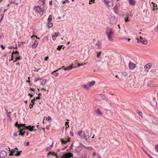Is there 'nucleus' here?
<instances>
[{
    "mask_svg": "<svg viewBox=\"0 0 158 158\" xmlns=\"http://www.w3.org/2000/svg\"><path fill=\"white\" fill-rule=\"evenodd\" d=\"M113 33L114 31L112 28L108 27L107 28L106 31V34L107 35L108 40L111 41H112L113 40V39L111 36Z\"/></svg>",
    "mask_w": 158,
    "mask_h": 158,
    "instance_id": "f257e3e1",
    "label": "nucleus"
},
{
    "mask_svg": "<svg viewBox=\"0 0 158 158\" xmlns=\"http://www.w3.org/2000/svg\"><path fill=\"white\" fill-rule=\"evenodd\" d=\"M9 151L10 152V154L9 156H20V153L22 152V151L19 152L18 148H16L11 150L9 149Z\"/></svg>",
    "mask_w": 158,
    "mask_h": 158,
    "instance_id": "f03ea898",
    "label": "nucleus"
},
{
    "mask_svg": "<svg viewBox=\"0 0 158 158\" xmlns=\"http://www.w3.org/2000/svg\"><path fill=\"white\" fill-rule=\"evenodd\" d=\"M25 124H20L18 127V128L19 130V135L21 136H23L25 132L24 130L25 129Z\"/></svg>",
    "mask_w": 158,
    "mask_h": 158,
    "instance_id": "7ed1b4c3",
    "label": "nucleus"
},
{
    "mask_svg": "<svg viewBox=\"0 0 158 158\" xmlns=\"http://www.w3.org/2000/svg\"><path fill=\"white\" fill-rule=\"evenodd\" d=\"M140 40L138 38H136V40L137 41L138 43H139L140 42L143 44H147L148 43V41L146 39H145V38L143 39L141 36H140Z\"/></svg>",
    "mask_w": 158,
    "mask_h": 158,
    "instance_id": "20e7f679",
    "label": "nucleus"
},
{
    "mask_svg": "<svg viewBox=\"0 0 158 158\" xmlns=\"http://www.w3.org/2000/svg\"><path fill=\"white\" fill-rule=\"evenodd\" d=\"M73 154L70 153L63 152V155L61 158H70L73 156Z\"/></svg>",
    "mask_w": 158,
    "mask_h": 158,
    "instance_id": "39448f33",
    "label": "nucleus"
},
{
    "mask_svg": "<svg viewBox=\"0 0 158 158\" xmlns=\"http://www.w3.org/2000/svg\"><path fill=\"white\" fill-rule=\"evenodd\" d=\"M83 134L86 141L87 142L89 141V136L88 132L87 131H85L83 132Z\"/></svg>",
    "mask_w": 158,
    "mask_h": 158,
    "instance_id": "423d86ee",
    "label": "nucleus"
},
{
    "mask_svg": "<svg viewBox=\"0 0 158 158\" xmlns=\"http://www.w3.org/2000/svg\"><path fill=\"white\" fill-rule=\"evenodd\" d=\"M105 3L109 7H112L114 3L112 0H105Z\"/></svg>",
    "mask_w": 158,
    "mask_h": 158,
    "instance_id": "0eeeda50",
    "label": "nucleus"
},
{
    "mask_svg": "<svg viewBox=\"0 0 158 158\" xmlns=\"http://www.w3.org/2000/svg\"><path fill=\"white\" fill-rule=\"evenodd\" d=\"M110 23L112 24H115L117 21L116 18L114 16H111L109 19Z\"/></svg>",
    "mask_w": 158,
    "mask_h": 158,
    "instance_id": "6e6552de",
    "label": "nucleus"
},
{
    "mask_svg": "<svg viewBox=\"0 0 158 158\" xmlns=\"http://www.w3.org/2000/svg\"><path fill=\"white\" fill-rule=\"evenodd\" d=\"M34 8L36 11L39 12L41 15H43V11L41 10V8L39 6H35Z\"/></svg>",
    "mask_w": 158,
    "mask_h": 158,
    "instance_id": "1a4fd4ad",
    "label": "nucleus"
},
{
    "mask_svg": "<svg viewBox=\"0 0 158 158\" xmlns=\"http://www.w3.org/2000/svg\"><path fill=\"white\" fill-rule=\"evenodd\" d=\"M105 98V96L103 94H100L97 95V99L98 101H101L104 99Z\"/></svg>",
    "mask_w": 158,
    "mask_h": 158,
    "instance_id": "9d476101",
    "label": "nucleus"
},
{
    "mask_svg": "<svg viewBox=\"0 0 158 158\" xmlns=\"http://www.w3.org/2000/svg\"><path fill=\"white\" fill-rule=\"evenodd\" d=\"M151 66L152 65L149 63L146 64L144 66L145 71L148 72Z\"/></svg>",
    "mask_w": 158,
    "mask_h": 158,
    "instance_id": "9b49d317",
    "label": "nucleus"
},
{
    "mask_svg": "<svg viewBox=\"0 0 158 158\" xmlns=\"http://www.w3.org/2000/svg\"><path fill=\"white\" fill-rule=\"evenodd\" d=\"M7 154V152L6 151H2L0 153V157L1 158H4L6 156Z\"/></svg>",
    "mask_w": 158,
    "mask_h": 158,
    "instance_id": "f8f14e48",
    "label": "nucleus"
},
{
    "mask_svg": "<svg viewBox=\"0 0 158 158\" xmlns=\"http://www.w3.org/2000/svg\"><path fill=\"white\" fill-rule=\"evenodd\" d=\"M35 128V126H31L30 125H29L28 126H26L25 127V129H29L30 131H35L36 130L34 129Z\"/></svg>",
    "mask_w": 158,
    "mask_h": 158,
    "instance_id": "ddd939ff",
    "label": "nucleus"
},
{
    "mask_svg": "<svg viewBox=\"0 0 158 158\" xmlns=\"http://www.w3.org/2000/svg\"><path fill=\"white\" fill-rule=\"evenodd\" d=\"M129 69L131 70H133L135 67L136 65L135 64L130 62L129 64Z\"/></svg>",
    "mask_w": 158,
    "mask_h": 158,
    "instance_id": "4468645a",
    "label": "nucleus"
},
{
    "mask_svg": "<svg viewBox=\"0 0 158 158\" xmlns=\"http://www.w3.org/2000/svg\"><path fill=\"white\" fill-rule=\"evenodd\" d=\"M76 67H73L72 65L69 66H67L65 67V68H64V66H63L62 67V68H63V69H64V70H69L71 69H72L73 68H75Z\"/></svg>",
    "mask_w": 158,
    "mask_h": 158,
    "instance_id": "2eb2a0df",
    "label": "nucleus"
},
{
    "mask_svg": "<svg viewBox=\"0 0 158 158\" xmlns=\"http://www.w3.org/2000/svg\"><path fill=\"white\" fill-rule=\"evenodd\" d=\"M128 2L131 6H135L136 3V2L134 0H128Z\"/></svg>",
    "mask_w": 158,
    "mask_h": 158,
    "instance_id": "dca6fc26",
    "label": "nucleus"
},
{
    "mask_svg": "<svg viewBox=\"0 0 158 158\" xmlns=\"http://www.w3.org/2000/svg\"><path fill=\"white\" fill-rule=\"evenodd\" d=\"M67 138H68V139H67L66 138H65V140L61 139L60 141H61V143H64V144H65L67 142H69L70 141V139L68 137H67Z\"/></svg>",
    "mask_w": 158,
    "mask_h": 158,
    "instance_id": "f3484780",
    "label": "nucleus"
},
{
    "mask_svg": "<svg viewBox=\"0 0 158 158\" xmlns=\"http://www.w3.org/2000/svg\"><path fill=\"white\" fill-rule=\"evenodd\" d=\"M38 44V42L37 41L35 40L34 42V44L32 45V47L33 48H36L37 45Z\"/></svg>",
    "mask_w": 158,
    "mask_h": 158,
    "instance_id": "a211bd4d",
    "label": "nucleus"
},
{
    "mask_svg": "<svg viewBox=\"0 0 158 158\" xmlns=\"http://www.w3.org/2000/svg\"><path fill=\"white\" fill-rule=\"evenodd\" d=\"M101 42L100 41H98L96 44V45L97 46L98 48L100 49L101 48Z\"/></svg>",
    "mask_w": 158,
    "mask_h": 158,
    "instance_id": "6ab92c4d",
    "label": "nucleus"
},
{
    "mask_svg": "<svg viewBox=\"0 0 158 158\" xmlns=\"http://www.w3.org/2000/svg\"><path fill=\"white\" fill-rule=\"evenodd\" d=\"M59 32H55L54 33V34L52 35V39L53 40H54L56 39V38L54 39V38L55 37H57L59 35Z\"/></svg>",
    "mask_w": 158,
    "mask_h": 158,
    "instance_id": "aec40b11",
    "label": "nucleus"
},
{
    "mask_svg": "<svg viewBox=\"0 0 158 158\" xmlns=\"http://www.w3.org/2000/svg\"><path fill=\"white\" fill-rule=\"evenodd\" d=\"M58 70V69L56 70V71H54L52 72V73L54 75V76L56 77L58 75L59 73H56V72Z\"/></svg>",
    "mask_w": 158,
    "mask_h": 158,
    "instance_id": "412c9836",
    "label": "nucleus"
},
{
    "mask_svg": "<svg viewBox=\"0 0 158 158\" xmlns=\"http://www.w3.org/2000/svg\"><path fill=\"white\" fill-rule=\"evenodd\" d=\"M95 84V81H91V82H89V86H92L94 85Z\"/></svg>",
    "mask_w": 158,
    "mask_h": 158,
    "instance_id": "4be33fe9",
    "label": "nucleus"
},
{
    "mask_svg": "<svg viewBox=\"0 0 158 158\" xmlns=\"http://www.w3.org/2000/svg\"><path fill=\"white\" fill-rule=\"evenodd\" d=\"M14 1L12 3H14L16 5H18L19 3L21 1V0H14Z\"/></svg>",
    "mask_w": 158,
    "mask_h": 158,
    "instance_id": "5701e85b",
    "label": "nucleus"
},
{
    "mask_svg": "<svg viewBox=\"0 0 158 158\" xmlns=\"http://www.w3.org/2000/svg\"><path fill=\"white\" fill-rule=\"evenodd\" d=\"M52 15H49L47 19V21L48 22H51L52 20Z\"/></svg>",
    "mask_w": 158,
    "mask_h": 158,
    "instance_id": "b1692460",
    "label": "nucleus"
},
{
    "mask_svg": "<svg viewBox=\"0 0 158 158\" xmlns=\"http://www.w3.org/2000/svg\"><path fill=\"white\" fill-rule=\"evenodd\" d=\"M96 113L98 115L102 114L100 110L99 109H98L97 110L95 111Z\"/></svg>",
    "mask_w": 158,
    "mask_h": 158,
    "instance_id": "393cba45",
    "label": "nucleus"
},
{
    "mask_svg": "<svg viewBox=\"0 0 158 158\" xmlns=\"http://www.w3.org/2000/svg\"><path fill=\"white\" fill-rule=\"evenodd\" d=\"M47 26L49 27H51L53 26L52 23L50 22H48L47 24Z\"/></svg>",
    "mask_w": 158,
    "mask_h": 158,
    "instance_id": "a878e982",
    "label": "nucleus"
},
{
    "mask_svg": "<svg viewBox=\"0 0 158 158\" xmlns=\"http://www.w3.org/2000/svg\"><path fill=\"white\" fill-rule=\"evenodd\" d=\"M15 54H17V55L16 56H17L18 55H19V52L17 51H15V52L14 51H13L11 55H13Z\"/></svg>",
    "mask_w": 158,
    "mask_h": 158,
    "instance_id": "bb28decb",
    "label": "nucleus"
},
{
    "mask_svg": "<svg viewBox=\"0 0 158 158\" xmlns=\"http://www.w3.org/2000/svg\"><path fill=\"white\" fill-rule=\"evenodd\" d=\"M96 53L97 54V57L98 58L101 55V52H96Z\"/></svg>",
    "mask_w": 158,
    "mask_h": 158,
    "instance_id": "cd10ccee",
    "label": "nucleus"
},
{
    "mask_svg": "<svg viewBox=\"0 0 158 158\" xmlns=\"http://www.w3.org/2000/svg\"><path fill=\"white\" fill-rule=\"evenodd\" d=\"M129 72H125L123 73V75L124 77H126L128 75V74H129Z\"/></svg>",
    "mask_w": 158,
    "mask_h": 158,
    "instance_id": "c85d7f7f",
    "label": "nucleus"
},
{
    "mask_svg": "<svg viewBox=\"0 0 158 158\" xmlns=\"http://www.w3.org/2000/svg\"><path fill=\"white\" fill-rule=\"evenodd\" d=\"M89 85H85L83 86V88L85 89H89Z\"/></svg>",
    "mask_w": 158,
    "mask_h": 158,
    "instance_id": "c756f323",
    "label": "nucleus"
},
{
    "mask_svg": "<svg viewBox=\"0 0 158 158\" xmlns=\"http://www.w3.org/2000/svg\"><path fill=\"white\" fill-rule=\"evenodd\" d=\"M47 81L45 80H44L43 81L41 82V84L42 85H44L46 83Z\"/></svg>",
    "mask_w": 158,
    "mask_h": 158,
    "instance_id": "7c9ffc66",
    "label": "nucleus"
},
{
    "mask_svg": "<svg viewBox=\"0 0 158 158\" xmlns=\"http://www.w3.org/2000/svg\"><path fill=\"white\" fill-rule=\"evenodd\" d=\"M63 46V45H60V46H58L57 49V50H58L59 51L60 50V49L62 48V47Z\"/></svg>",
    "mask_w": 158,
    "mask_h": 158,
    "instance_id": "2f4dec72",
    "label": "nucleus"
},
{
    "mask_svg": "<svg viewBox=\"0 0 158 158\" xmlns=\"http://www.w3.org/2000/svg\"><path fill=\"white\" fill-rule=\"evenodd\" d=\"M67 2L69 3L70 2H69V0H65V1H63V2L62 3L63 4H65V3H67Z\"/></svg>",
    "mask_w": 158,
    "mask_h": 158,
    "instance_id": "473e14b6",
    "label": "nucleus"
},
{
    "mask_svg": "<svg viewBox=\"0 0 158 158\" xmlns=\"http://www.w3.org/2000/svg\"><path fill=\"white\" fill-rule=\"evenodd\" d=\"M155 150L156 152H158V145L155 146Z\"/></svg>",
    "mask_w": 158,
    "mask_h": 158,
    "instance_id": "72a5a7b5",
    "label": "nucleus"
},
{
    "mask_svg": "<svg viewBox=\"0 0 158 158\" xmlns=\"http://www.w3.org/2000/svg\"><path fill=\"white\" fill-rule=\"evenodd\" d=\"M20 59H21V58H20V57H16V59L15 61H14V62H15L16 61L18 60H20Z\"/></svg>",
    "mask_w": 158,
    "mask_h": 158,
    "instance_id": "f704fd0d",
    "label": "nucleus"
},
{
    "mask_svg": "<svg viewBox=\"0 0 158 158\" xmlns=\"http://www.w3.org/2000/svg\"><path fill=\"white\" fill-rule=\"evenodd\" d=\"M46 119L48 121H49L51 120V117L49 116H48V117L46 118Z\"/></svg>",
    "mask_w": 158,
    "mask_h": 158,
    "instance_id": "c9c22d12",
    "label": "nucleus"
},
{
    "mask_svg": "<svg viewBox=\"0 0 158 158\" xmlns=\"http://www.w3.org/2000/svg\"><path fill=\"white\" fill-rule=\"evenodd\" d=\"M137 113L139 115H140V116H141V117H142V114L141 112L138 111Z\"/></svg>",
    "mask_w": 158,
    "mask_h": 158,
    "instance_id": "e433bc0d",
    "label": "nucleus"
},
{
    "mask_svg": "<svg viewBox=\"0 0 158 158\" xmlns=\"http://www.w3.org/2000/svg\"><path fill=\"white\" fill-rule=\"evenodd\" d=\"M36 100V99L34 98L31 101V103L33 104H34V102Z\"/></svg>",
    "mask_w": 158,
    "mask_h": 158,
    "instance_id": "4c0bfd02",
    "label": "nucleus"
},
{
    "mask_svg": "<svg viewBox=\"0 0 158 158\" xmlns=\"http://www.w3.org/2000/svg\"><path fill=\"white\" fill-rule=\"evenodd\" d=\"M82 132V131H79L78 132V135L80 137H81V134Z\"/></svg>",
    "mask_w": 158,
    "mask_h": 158,
    "instance_id": "58836bf2",
    "label": "nucleus"
},
{
    "mask_svg": "<svg viewBox=\"0 0 158 158\" xmlns=\"http://www.w3.org/2000/svg\"><path fill=\"white\" fill-rule=\"evenodd\" d=\"M0 46L2 50H3L5 49V47L3 45H1Z\"/></svg>",
    "mask_w": 158,
    "mask_h": 158,
    "instance_id": "ea45409f",
    "label": "nucleus"
},
{
    "mask_svg": "<svg viewBox=\"0 0 158 158\" xmlns=\"http://www.w3.org/2000/svg\"><path fill=\"white\" fill-rule=\"evenodd\" d=\"M36 37V38L37 39H40V38H39L38 37H37V36H36V35H33V36H31V38H33V37Z\"/></svg>",
    "mask_w": 158,
    "mask_h": 158,
    "instance_id": "a19ab883",
    "label": "nucleus"
},
{
    "mask_svg": "<svg viewBox=\"0 0 158 158\" xmlns=\"http://www.w3.org/2000/svg\"><path fill=\"white\" fill-rule=\"evenodd\" d=\"M157 5L154 4V5H153V7H154V8L153 9V10H155L156 9H155V8L156 7H157Z\"/></svg>",
    "mask_w": 158,
    "mask_h": 158,
    "instance_id": "79ce46f5",
    "label": "nucleus"
},
{
    "mask_svg": "<svg viewBox=\"0 0 158 158\" xmlns=\"http://www.w3.org/2000/svg\"><path fill=\"white\" fill-rule=\"evenodd\" d=\"M19 125L18 124V122H16V123H15V126L18 128V127L19 126Z\"/></svg>",
    "mask_w": 158,
    "mask_h": 158,
    "instance_id": "37998d69",
    "label": "nucleus"
},
{
    "mask_svg": "<svg viewBox=\"0 0 158 158\" xmlns=\"http://www.w3.org/2000/svg\"><path fill=\"white\" fill-rule=\"evenodd\" d=\"M129 21V18L128 17H127V18L125 19V21L126 22L128 21Z\"/></svg>",
    "mask_w": 158,
    "mask_h": 158,
    "instance_id": "c03bdc74",
    "label": "nucleus"
},
{
    "mask_svg": "<svg viewBox=\"0 0 158 158\" xmlns=\"http://www.w3.org/2000/svg\"><path fill=\"white\" fill-rule=\"evenodd\" d=\"M46 150L47 151H49V150H51V148H50V147H47V148H46Z\"/></svg>",
    "mask_w": 158,
    "mask_h": 158,
    "instance_id": "a18cd8bd",
    "label": "nucleus"
},
{
    "mask_svg": "<svg viewBox=\"0 0 158 158\" xmlns=\"http://www.w3.org/2000/svg\"><path fill=\"white\" fill-rule=\"evenodd\" d=\"M73 143H72L71 145V146L69 147V150H71L73 148Z\"/></svg>",
    "mask_w": 158,
    "mask_h": 158,
    "instance_id": "49530a36",
    "label": "nucleus"
},
{
    "mask_svg": "<svg viewBox=\"0 0 158 158\" xmlns=\"http://www.w3.org/2000/svg\"><path fill=\"white\" fill-rule=\"evenodd\" d=\"M33 104H30L29 105V107H30V109H31V108H32L33 106Z\"/></svg>",
    "mask_w": 158,
    "mask_h": 158,
    "instance_id": "de8ad7c7",
    "label": "nucleus"
},
{
    "mask_svg": "<svg viewBox=\"0 0 158 158\" xmlns=\"http://www.w3.org/2000/svg\"><path fill=\"white\" fill-rule=\"evenodd\" d=\"M69 123L68 122H66L65 123V125L66 126H67V125H69Z\"/></svg>",
    "mask_w": 158,
    "mask_h": 158,
    "instance_id": "09e8293b",
    "label": "nucleus"
},
{
    "mask_svg": "<svg viewBox=\"0 0 158 158\" xmlns=\"http://www.w3.org/2000/svg\"><path fill=\"white\" fill-rule=\"evenodd\" d=\"M54 156H56V158H57V156L56 155L55 153V152H53V154L52 155Z\"/></svg>",
    "mask_w": 158,
    "mask_h": 158,
    "instance_id": "8fccbe9b",
    "label": "nucleus"
},
{
    "mask_svg": "<svg viewBox=\"0 0 158 158\" xmlns=\"http://www.w3.org/2000/svg\"><path fill=\"white\" fill-rule=\"evenodd\" d=\"M30 90H31V91H34L35 90V89L31 88H30Z\"/></svg>",
    "mask_w": 158,
    "mask_h": 158,
    "instance_id": "3c124183",
    "label": "nucleus"
},
{
    "mask_svg": "<svg viewBox=\"0 0 158 158\" xmlns=\"http://www.w3.org/2000/svg\"><path fill=\"white\" fill-rule=\"evenodd\" d=\"M53 154V152H50L48 153V155H52Z\"/></svg>",
    "mask_w": 158,
    "mask_h": 158,
    "instance_id": "603ef678",
    "label": "nucleus"
},
{
    "mask_svg": "<svg viewBox=\"0 0 158 158\" xmlns=\"http://www.w3.org/2000/svg\"><path fill=\"white\" fill-rule=\"evenodd\" d=\"M28 95L30 96V98H31L33 96V95L31 94H28Z\"/></svg>",
    "mask_w": 158,
    "mask_h": 158,
    "instance_id": "864d4df0",
    "label": "nucleus"
},
{
    "mask_svg": "<svg viewBox=\"0 0 158 158\" xmlns=\"http://www.w3.org/2000/svg\"><path fill=\"white\" fill-rule=\"evenodd\" d=\"M40 1L43 3V4L45 3V0H40Z\"/></svg>",
    "mask_w": 158,
    "mask_h": 158,
    "instance_id": "5fc2aeb1",
    "label": "nucleus"
},
{
    "mask_svg": "<svg viewBox=\"0 0 158 158\" xmlns=\"http://www.w3.org/2000/svg\"><path fill=\"white\" fill-rule=\"evenodd\" d=\"M48 56H47L45 58L44 60L45 61H47V60L48 59Z\"/></svg>",
    "mask_w": 158,
    "mask_h": 158,
    "instance_id": "6e6d98bb",
    "label": "nucleus"
},
{
    "mask_svg": "<svg viewBox=\"0 0 158 158\" xmlns=\"http://www.w3.org/2000/svg\"><path fill=\"white\" fill-rule=\"evenodd\" d=\"M11 60H10V61H11V60H13V55H11Z\"/></svg>",
    "mask_w": 158,
    "mask_h": 158,
    "instance_id": "4d7b16f0",
    "label": "nucleus"
},
{
    "mask_svg": "<svg viewBox=\"0 0 158 158\" xmlns=\"http://www.w3.org/2000/svg\"><path fill=\"white\" fill-rule=\"evenodd\" d=\"M14 136H17V133H14Z\"/></svg>",
    "mask_w": 158,
    "mask_h": 158,
    "instance_id": "13d9d810",
    "label": "nucleus"
},
{
    "mask_svg": "<svg viewBox=\"0 0 158 158\" xmlns=\"http://www.w3.org/2000/svg\"><path fill=\"white\" fill-rule=\"evenodd\" d=\"M10 112H9V113H7L8 114H7V116L9 117V118L10 117Z\"/></svg>",
    "mask_w": 158,
    "mask_h": 158,
    "instance_id": "bf43d9fd",
    "label": "nucleus"
},
{
    "mask_svg": "<svg viewBox=\"0 0 158 158\" xmlns=\"http://www.w3.org/2000/svg\"><path fill=\"white\" fill-rule=\"evenodd\" d=\"M8 48L9 49H11V48H14L13 46H10Z\"/></svg>",
    "mask_w": 158,
    "mask_h": 158,
    "instance_id": "052dcab7",
    "label": "nucleus"
},
{
    "mask_svg": "<svg viewBox=\"0 0 158 158\" xmlns=\"http://www.w3.org/2000/svg\"><path fill=\"white\" fill-rule=\"evenodd\" d=\"M40 98V97L38 96V97H37L36 98H35L36 99H39Z\"/></svg>",
    "mask_w": 158,
    "mask_h": 158,
    "instance_id": "680f3d73",
    "label": "nucleus"
},
{
    "mask_svg": "<svg viewBox=\"0 0 158 158\" xmlns=\"http://www.w3.org/2000/svg\"><path fill=\"white\" fill-rule=\"evenodd\" d=\"M67 147H68V146H66L65 147H64V148H63L62 149V150H63L64 149H66L67 148Z\"/></svg>",
    "mask_w": 158,
    "mask_h": 158,
    "instance_id": "e2e57ef3",
    "label": "nucleus"
},
{
    "mask_svg": "<svg viewBox=\"0 0 158 158\" xmlns=\"http://www.w3.org/2000/svg\"><path fill=\"white\" fill-rule=\"evenodd\" d=\"M52 1H51L49 2V4L51 5H52Z\"/></svg>",
    "mask_w": 158,
    "mask_h": 158,
    "instance_id": "0e129e2a",
    "label": "nucleus"
},
{
    "mask_svg": "<svg viewBox=\"0 0 158 158\" xmlns=\"http://www.w3.org/2000/svg\"><path fill=\"white\" fill-rule=\"evenodd\" d=\"M146 154L148 155V156L150 158H152V157L149 154H148L146 152Z\"/></svg>",
    "mask_w": 158,
    "mask_h": 158,
    "instance_id": "69168bd1",
    "label": "nucleus"
},
{
    "mask_svg": "<svg viewBox=\"0 0 158 158\" xmlns=\"http://www.w3.org/2000/svg\"><path fill=\"white\" fill-rule=\"evenodd\" d=\"M69 127V125H67V126H66L65 127H66V130Z\"/></svg>",
    "mask_w": 158,
    "mask_h": 158,
    "instance_id": "338daca9",
    "label": "nucleus"
},
{
    "mask_svg": "<svg viewBox=\"0 0 158 158\" xmlns=\"http://www.w3.org/2000/svg\"><path fill=\"white\" fill-rule=\"evenodd\" d=\"M29 143L28 142H27V143H26V145H29Z\"/></svg>",
    "mask_w": 158,
    "mask_h": 158,
    "instance_id": "774afa93",
    "label": "nucleus"
}]
</instances>
